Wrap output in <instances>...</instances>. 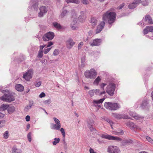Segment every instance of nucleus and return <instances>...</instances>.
<instances>
[{
	"instance_id": "nucleus-1",
	"label": "nucleus",
	"mask_w": 153,
	"mask_h": 153,
	"mask_svg": "<svg viewBox=\"0 0 153 153\" xmlns=\"http://www.w3.org/2000/svg\"><path fill=\"white\" fill-rule=\"evenodd\" d=\"M116 13L114 12L107 11L103 15L102 19L104 21H108V23L111 24L115 20Z\"/></svg>"
},
{
	"instance_id": "nucleus-2",
	"label": "nucleus",
	"mask_w": 153,
	"mask_h": 153,
	"mask_svg": "<svg viewBox=\"0 0 153 153\" xmlns=\"http://www.w3.org/2000/svg\"><path fill=\"white\" fill-rule=\"evenodd\" d=\"M4 94L0 98V99L5 102H10L13 101L15 98L13 95L8 91H4Z\"/></svg>"
},
{
	"instance_id": "nucleus-3",
	"label": "nucleus",
	"mask_w": 153,
	"mask_h": 153,
	"mask_svg": "<svg viewBox=\"0 0 153 153\" xmlns=\"http://www.w3.org/2000/svg\"><path fill=\"white\" fill-rule=\"evenodd\" d=\"M104 107L109 110H116L120 108V105L117 103L112 102H105L104 105Z\"/></svg>"
},
{
	"instance_id": "nucleus-4",
	"label": "nucleus",
	"mask_w": 153,
	"mask_h": 153,
	"mask_svg": "<svg viewBox=\"0 0 153 153\" xmlns=\"http://www.w3.org/2000/svg\"><path fill=\"white\" fill-rule=\"evenodd\" d=\"M84 75L87 78L94 79L97 75V72L94 68H92L89 70L85 71Z\"/></svg>"
},
{
	"instance_id": "nucleus-5",
	"label": "nucleus",
	"mask_w": 153,
	"mask_h": 153,
	"mask_svg": "<svg viewBox=\"0 0 153 153\" xmlns=\"http://www.w3.org/2000/svg\"><path fill=\"white\" fill-rule=\"evenodd\" d=\"M116 88V85L113 83L108 84L105 89V93H107L109 95L112 96L114 95Z\"/></svg>"
},
{
	"instance_id": "nucleus-6",
	"label": "nucleus",
	"mask_w": 153,
	"mask_h": 153,
	"mask_svg": "<svg viewBox=\"0 0 153 153\" xmlns=\"http://www.w3.org/2000/svg\"><path fill=\"white\" fill-rule=\"evenodd\" d=\"M148 24H153V21L151 16L148 15H146L143 18L141 22L139 23L138 24L140 25L143 26Z\"/></svg>"
},
{
	"instance_id": "nucleus-7",
	"label": "nucleus",
	"mask_w": 153,
	"mask_h": 153,
	"mask_svg": "<svg viewBox=\"0 0 153 153\" xmlns=\"http://www.w3.org/2000/svg\"><path fill=\"white\" fill-rule=\"evenodd\" d=\"M39 1V0H31L29 3L28 10H30L33 8L35 10H37L38 8Z\"/></svg>"
},
{
	"instance_id": "nucleus-8",
	"label": "nucleus",
	"mask_w": 153,
	"mask_h": 153,
	"mask_svg": "<svg viewBox=\"0 0 153 153\" xmlns=\"http://www.w3.org/2000/svg\"><path fill=\"white\" fill-rule=\"evenodd\" d=\"M39 12L38 14V16L39 17H42L48 11V8L46 6H41L39 8Z\"/></svg>"
},
{
	"instance_id": "nucleus-9",
	"label": "nucleus",
	"mask_w": 153,
	"mask_h": 153,
	"mask_svg": "<svg viewBox=\"0 0 153 153\" xmlns=\"http://www.w3.org/2000/svg\"><path fill=\"white\" fill-rule=\"evenodd\" d=\"M54 36V33L52 32H49L45 33L43 36L44 41H46L52 40Z\"/></svg>"
},
{
	"instance_id": "nucleus-10",
	"label": "nucleus",
	"mask_w": 153,
	"mask_h": 153,
	"mask_svg": "<svg viewBox=\"0 0 153 153\" xmlns=\"http://www.w3.org/2000/svg\"><path fill=\"white\" fill-rule=\"evenodd\" d=\"M102 138H105L109 140H113L116 141L121 140V138L117 136H114L108 134H102L101 136Z\"/></svg>"
},
{
	"instance_id": "nucleus-11",
	"label": "nucleus",
	"mask_w": 153,
	"mask_h": 153,
	"mask_svg": "<svg viewBox=\"0 0 153 153\" xmlns=\"http://www.w3.org/2000/svg\"><path fill=\"white\" fill-rule=\"evenodd\" d=\"M108 152L111 153H119L120 150L117 146H110L108 148Z\"/></svg>"
},
{
	"instance_id": "nucleus-12",
	"label": "nucleus",
	"mask_w": 153,
	"mask_h": 153,
	"mask_svg": "<svg viewBox=\"0 0 153 153\" xmlns=\"http://www.w3.org/2000/svg\"><path fill=\"white\" fill-rule=\"evenodd\" d=\"M53 119L56 124H53V126L51 128L56 130H59L61 128V123L59 120L55 117H54Z\"/></svg>"
},
{
	"instance_id": "nucleus-13",
	"label": "nucleus",
	"mask_w": 153,
	"mask_h": 153,
	"mask_svg": "<svg viewBox=\"0 0 153 153\" xmlns=\"http://www.w3.org/2000/svg\"><path fill=\"white\" fill-rule=\"evenodd\" d=\"M112 115L114 117L118 119H120L122 118L127 119L130 118L128 117L127 115L124 114H121L117 113H113Z\"/></svg>"
},
{
	"instance_id": "nucleus-14",
	"label": "nucleus",
	"mask_w": 153,
	"mask_h": 153,
	"mask_svg": "<svg viewBox=\"0 0 153 153\" xmlns=\"http://www.w3.org/2000/svg\"><path fill=\"white\" fill-rule=\"evenodd\" d=\"M75 43L73 39L69 38L66 41V46L67 48L70 49L75 45Z\"/></svg>"
},
{
	"instance_id": "nucleus-15",
	"label": "nucleus",
	"mask_w": 153,
	"mask_h": 153,
	"mask_svg": "<svg viewBox=\"0 0 153 153\" xmlns=\"http://www.w3.org/2000/svg\"><path fill=\"white\" fill-rule=\"evenodd\" d=\"M142 1L141 0H135L132 3H130L128 5V7L130 9H134L137 6V4L141 3Z\"/></svg>"
},
{
	"instance_id": "nucleus-16",
	"label": "nucleus",
	"mask_w": 153,
	"mask_h": 153,
	"mask_svg": "<svg viewBox=\"0 0 153 153\" xmlns=\"http://www.w3.org/2000/svg\"><path fill=\"white\" fill-rule=\"evenodd\" d=\"M32 71L29 70L24 74L23 76V78L26 81H29L32 77Z\"/></svg>"
},
{
	"instance_id": "nucleus-17",
	"label": "nucleus",
	"mask_w": 153,
	"mask_h": 153,
	"mask_svg": "<svg viewBox=\"0 0 153 153\" xmlns=\"http://www.w3.org/2000/svg\"><path fill=\"white\" fill-rule=\"evenodd\" d=\"M102 40L100 39H96L93 40L92 42H90V45L92 46H98L100 45L101 43Z\"/></svg>"
},
{
	"instance_id": "nucleus-18",
	"label": "nucleus",
	"mask_w": 153,
	"mask_h": 153,
	"mask_svg": "<svg viewBox=\"0 0 153 153\" xmlns=\"http://www.w3.org/2000/svg\"><path fill=\"white\" fill-rule=\"evenodd\" d=\"M129 114L131 116H132L136 119H142L143 118V116H140L133 111H129Z\"/></svg>"
},
{
	"instance_id": "nucleus-19",
	"label": "nucleus",
	"mask_w": 153,
	"mask_h": 153,
	"mask_svg": "<svg viewBox=\"0 0 153 153\" xmlns=\"http://www.w3.org/2000/svg\"><path fill=\"white\" fill-rule=\"evenodd\" d=\"M153 30V27L150 26H147L146 28L143 30V33L144 34H146L149 32H152Z\"/></svg>"
},
{
	"instance_id": "nucleus-20",
	"label": "nucleus",
	"mask_w": 153,
	"mask_h": 153,
	"mask_svg": "<svg viewBox=\"0 0 153 153\" xmlns=\"http://www.w3.org/2000/svg\"><path fill=\"white\" fill-rule=\"evenodd\" d=\"M105 25V22L104 21L101 22L100 24L97 27L96 30V33H99L102 30Z\"/></svg>"
},
{
	"instance_id": "nucleus-21",
	"label": "nucleus",
	"mask_w": 153,
	"mask_h": 153,
	"mask_svg": "<svg viewBox=\"0 0 153 153\" xmlns=\"http://www.w3.org/2000/svg\"><path fill=\"white\" fill-rule=\"evenodd\" d=\"M127 126L129 127L130 128L134 130L135 128L137 129H140V128L134 124L132 122H129L127 123Z\"/></svg>"
},
{
	"instance_id": "nucleus-22",
	"label": "nucleus",
	"mask_w": 153,
	"mask_h": 153,
	"mask_svg": "<svg viewBox=\"0 0 153 153\" xmlns=\"http://www.w3.org/2000/svg\"><path fill=\"white\" fill-rule=\"evenodd\" d=\"M86 18V16L84 11H81L80 12V15L78 17L79 21L81 22H84Z\"/></svg>"
},
{
	"instance_id": "nucleus-23",
	"label": "nucleus",
	"mask_w": 153,
	"mask_h": 153,
	"mask_svg": "<svg viewBox=\"0 0 153 153\" xmlns=\"http://www.w3.org/2000/svg\"><path fill=\"white\" fill-rule=\"evenodd\" d=\"M88 123V126L91 131H92L94 129L93 128V126L94 124V121L92 119H89L87 120Z\"/></svg>"
},
{
	"instance_id": "nucleus-24",
	"label": "nucleus",
	"mask_w": 153,
	"mask_h": 153,
	"mask_svg": "<svg viewBox=\"0 0 153 153\" xmlns=\"http://www.w3.org/2000/svg\"><path fill=\"white\" fill-rule=\"evenodd\" d=\"M68 12V11L63 8L62 11L60 12L59 18L61 19H63L66 16Z\"/></svg>"
},
{
	"instance_id": "nucleus-25",
	"label": "nucleus",
	"mask_w": 153,
	"mask_h": 153,
	"mask_svg": "<svg viewBox=\"0 0 153 153\" xmlns=\"http://www.w3.org/2000/svg\"><path fill=\"white\" fill-rule=\"evenodd\" d=\"M71 27L73 30H76L78 28L76 19H75L72 22L71 24Z\"/></svg>"
},
{
	"instance_id": "nucleus-26",
	"label": "nucleus",
	"mask_w": 153,
	"mask_h": 153,
	"mask_svg": "<svg viewBox=\"0 0 153 153\" xmlns=\"http://www.w3.org/2000/svg\"><path fill=\"white\" fill-rule=\"evenodd\" d=\"M15 88L18 91H22L24 90V87L21 84H18L15 85Z\"/></svg>"
},
{
	"instance_id": "nucleus-27",
	"label": "nucleus",
	"mask_w": 153,
	"mask_h": 153,
	"mask_svg": "<svg viewBox=\"0 0 153 153\" xmlns=\"http://www.w3.org/2000/svg\"><path fill=\"white\" fill-rule=\"evenodd\" d=\"M121 141H122L121 142L122 145L123 146L131 143L132 142V141L130 139H125Z\"/></svg>"
},
{
	"instance_id": "nucleus-28",
	"label": "nucleus",
	"mask_w": 153,
	"mask_h": 153,
	"mask_svg": "<svg viewBox=\"0 0 153 153\" xmlns=\"http://www.w3.org/2000/svg\"><path fill=\"white\" fill-rule=\"evenodd\" d=\"M148 103L147 100H145L142 102V103L140 105V107L142 109H144L146 108L148 106Z\"/></svg>"
},
{
	"instance_id": "nucleus-29",
	"label": "nucleus",
	"mask_w": 153,
	"mask_h": 153,
	"mask_svg": "<svg viewBox=\"0 0 153 153\" xmlns=\"http://www.w3.org/2000/svg\"><path fill=\"white\" fill-rule=\"evenodd\" d=\"M12 153H21L22 151L20 149L17 148L16 146H14L12 149Z\"/></svg>"
},
{
	"instance_id": "nucleus-30",
	"label": "nucleus",
	"mask_w": 153,
	"mask_h": 153,
	"mask_svg": "<svg viewBox=\"0 0 153 153\" xmlns=\"http://www.w3.org/2000/svg\"><path fill=\"white\" fill-rule=\"evenodd\" d=\"M15 111V107L12 105H9L7 109L8 113L9 114H11L13 113Z\"/></svg>"
},
{
	"instance_id": "nucleus-31",
	"label": "nucleus",
	"mask_w": 153,
	"mask_h": 153,
	"mask_svg": "<svg viewBox=\"0 0 153 153\" xmlns=\"http://www.w3.org/2000/svg\"><path fill=\"white\" fill-rule=\"evenodd\" d=\"M94 91L95 94L97 95L102 96L105 94V90L102 92H101L99 89L94 90Z\"/></svg>"
},
{
	"instance_id": "nucleus-32",
	"label": "nucleus",
	"mask_w": 153,
	"mask_h": 153,
	"mask_svg": "<svg viewBox=\"0 0 153 153\" xmlns=\"http://www.w3.org/2000/svg\"><path fill=\"white\" fill-rule=\"evenodd\" d=\"M65 1L68 4L69 3H73L76 4H79L80 3L79 0H65Z\"/></svg>"
},
{
	"instance_id": "nucleus-33",
	"label": "nucleus",
	"mask_w": 153,
	"mask_h": 153,
	"mask_svg": "<svg viewBox=\"0 0 153 153\" xmlns=\"http://www.w3.org/2000/svg\"><path fill=\"white\" fill-rule=\"evenodd\" d=\"M101 79L100 76L97 77L95 79L93 82L94 85L97 86L99 84V82L101 81Z\"/></svg>"
},
{
	"instance_id": "nucleus-34",
	"label": "nucleus",
	"mask_w": 153,
	"mask_h": 153,
	"mask_svg": "<svg viewBox=\"0 0 153 153\" xmlns=\"http://www.w3.org/2000/svg\"><path fill=\"white\" fill-rule=\"evenodd\" d=\"M105 100V98H103L99 100H94L93 101V104H99L102 103Z\"/></svg>"
},
{
	"instance_id": "nucleus-35",
	"label": "nucleus",
	"mask_w": 153,
	"mask_h": 153,
	"mask_svg": "<svg viewBox=\"0 0 153 153\" xmlns=\"http://www.w3.org/2000/svg\"><path fill=\"white\" fill-rule=\"evenodd\" d=\"M53 25L55 28L59 30L62 28V26L60 25L57 22H54L53 23Z\"/></svg>"
},
{
	"instance_id": "nucleus-36",
	"label": "nucleus",
	"mask_w": 153,
	"mask_h": 153,
	"mask_svg": "<svg viewBox=\"0 0 153 153\" xmlns=\"http://www.w3.org/2000/svg\"><path fill=\"white\" fill-rule=\"evenodd\" d=\"M97 22V20L95 18H92L90 22L93 26H95Z\"/></svg>"
},
{
	"instance_id": "nucleus-37",
	"label": "nucleus",
	"mask_w": 153,
	"mask_h": 153,
	"mask_svg": "<svg viewBox=\"0 0 153 153\" xmlns=\"http://www.w3.org/2000/svg\"><path fill=\"white\" fill-rule=\"evenodd\" d=\"M9 105L7 104H2L0 107V109L3 111H4L7 109L9 107Z\"/></svg>"
},
{
	"instance_id": "nucleus-38",
	"label": "nucleus",
	"mask_w": 153,
	"mask_h": 153,
	"mask_svg": "<svg viewBox=\"0 0 153 153\" xmlns=\"http://www.w3.org/2000/svg\"><path fill=\"white\" fill-rule=\"evenodd\" d=\"M33 101H29V105L25 107V108L27 109H30L31 108L32 106L33 105Z\"/></svg>"
},
{
	"instance_id": "nucleus-39",
	"label": "nucleus",
	"mask_w": 153,
	"mask_h": 153,
	"mask_svg": "<svg viewBox=\"0 0 153 153\" xmlns=\"http://www.w3.org/2000/svg\"><path fill=\"white\" fill-rule=\"evenodd\" d=\"M60 141V139L59 138H55L54 139V141L52 143L54 145H56L57 143H59Z\"/></svg>"
},
{
	"instance_id": "nucleus-40",
	"label": "nucleus",
	"mask_w": 153,
	"mask_h": 153,
	"mask_svg": "<svg viewBox=\"0 0 153 153\" xmlns=\"http://www.w3.org/2000/svg\"><path fill=\"white\" fill-rule=\"evenodd\" d=\"M124 132L123 130H121L120 131H116L115 132L114 134L117 135H123Z\"/></svg>"
},
{
	"instance_id": "nucleus-41",
	"label": "nucleus",
	"mask_w": 153,
	"mask_h": 153,
	"mask_svg": "<svg viewBox=\"0 0 153 153\" xmlns=\"http://www.w3.org/2000/svg\"><path fill=\"white\" fill-rule=\"evenodd\" d=\"M105 120L108 122L110 124L111 127H112V125L113 124V123L111 120L108 118H105ZM111 127L112 128V127Z\"/></svg>"
},
{
	"instance_id": "nucleus-42",
	"label": "nucleus",
	"mask_w": 153,
	"mask_h": 153,
	"mask_svg": "<svg viewBox=\"0 0 153 153\" xmlns=\"http://www.w3.org/2000/svg\"><path fill=\"white\" fill-rule=\"evenodd\" d=\"M43 51H39L38 55V57L39 58H41L43 56Z\"/></svg>"
},
{
	"instance_id": "nucleus-43",
	"label": "nucleus",
	"mask_w": 153,
	"mask_h": 153,
	"mask_svg": "<svg viewBox=\"0 0 153 153\" xmlns=\"http://www.w3.org/2000/svg\"><path fill=\"white\" fill-rule=\"evenodd\" d=\"M94 89L90 90L88 91V94L91 97H92L94 96Z\"/></svg>"
},
{
	"instance_id": "nucleus-44",
	"label": "nucleus",
	"mask_w": 153,
	"mask_h": 153,
	"mask_svg": "<svg viewBox=\"0 0 153 153\" xmlns=\"http://www.w3.org/2000/svg\"><path fill=\"white\" fill-rule=\"evenodd\" d=\"M84 45L83 42H81L79 43L78 45L77 48L78 50H79L81 49V48Z\"/></svg>"
},
{
	"instance_id": "nucleus-45",
	"label": "nucleus",
	"mask_w": 153,
	"mask_h": 153,
	"mask_svg": "<svg viewBox=\"0 0 153 153\" xmlns=\"http://www.w3.org/2000/svg\"><path fill=\"white\" fill-rule=\"evenodd\" d=\"M51 102V100L49 99L43 101V103L46 105L49 104Z\"/></svg>"
},
{
	"instance_id": "nucleus-46",
	"label": "nucleus",
	"mask_w": 153,
	"mask_h": 153,
	"mask_svg": "<svg viewBox=\"0 0 153 153\" xmlns=\"http://www.w3.org/2000/svg\"><path fill=\"white\" fill-rule=\"evenodd\" d=\"M81 1L82 3L84 5H88L89 4V2L88 0H81Z\"/></svg>"
},
{
	"instance_id": "nucleus-47",
	"label": "nucleus",
	"mask_w": 153,
	"mask_h": 153,
	"mask_svg": "<svg viewBox=\"0 0 153 153\" xmlns=\"http://www.w3.org/2000/svg\"><path fill=\"white\" fill-rule=\"evenodd\" d=\"M51 48H48L47 49H45L43 51L44 53L45 54L47 53L51 50Z\"/></svg>"
},
{
	"instance_id": "nucleus-48",
	"label": "nucleus",
	"mask_w": 153,
	"mask_h": 153,
	"mask_svg": "<svg viewBox=\"0 0 153 153\" xmlns=\"http://www.w3.org/2000/svg\"><path fill=\"white\" fill-rule=\"evenodd\" d=\"M8 131H6L4 133V137L5 139H7L8 137Z\"/></svg>"
},
{
	"instance_id": "nucleus-49",
	"label": "nucleus",
	"mask_w": 153,
	"mask_h": 153,
	"mask_svg": "<svg viewBox=\"0 0 153 153\" xmlns=\"http://www.w3.org/2000/svg\"><path fill=\"white\" fill-rule=\"evenodd\" d=\"M59 51L58 49H56L54 50L53 52V55L54 56H57L59 54Z\"/></svg>"
},
{
	"instance_id": "nucleus-50",
	"label": "nucleus",
	"mask_w": 153,
	"mask_h": 153,
	"mask_svg": "<svg viewBox=\"0 0 153 153\" xmlns=\"http://www.w3.org/2000/svg\"><path fill=\"white\" fill-rule=\"evenodd\" d=\"M60 131L62 134L63 137L65 138V133L64 129L62 128H61L60 129Z\"/></svg>"
},
{
	"instance_id": "nucleus-51",
	"label": "nucleus",
	"mask_w": 153,
	"mask_h": 153,
	"mask_svg": "<svg viewBox=\"0 0 153 153\" xmlns=\"http://www.w3.org/2000/svg\"><path fill=\"white\" fill-rule=\"evenodd\" d=\"M27 138L29 142H30L31 141V133H29L27 135Z\"/></svg>"
},
{
	"instance_id": "nucleus-52",
	"label": "nucleus",
	"mask_w": 153,
	"mask_h": 153,
	"mask_svg": "<svg viewBox=\"0 0 153 153\" xmlns=\"http://www.w3.org/2000/svg\"><path fill=\"white\" fill-rule=\"evenodd\" d=\"M146 138L148 141L151 143H153V140L149 136H146Z\"/></svg>"
},
{
	"instance_id": "nucleus-53",
	"label": "nucleus",
	"mask_w": 153,
	"mask_h": 153,
	"mask_svg": "<svg viewBox=\"0 0 153 153\" xmlns=\"http://www.w3.org/2000/svg\"><path fill=\"white\" fill-rule=\"evenodd\" d=\"M107 85L106 83H102L100 84V86L101 88L102 89L103 91L104 90V87Z\"/></svg>"
},
{
	"instance_id": "nucleus-54",
	"label": "nucleus",
	"mask_w": 153,
	"mask_h": 153,
	"mask_svg": "<svg viewBox=\"0 0 153 153\" xmlns=\"http://www.w3.org/2000/svg\"><path fill=\"white\" fill-rule=\"evenodd\" d=\"M41 84V82L39 81L35 84V86L37 87H39Z\"/></svg>"
},
{
	"instance_id": "nucleus-55",
	"label": "nucleus",
	"mask_w": 153,
	"mask_h": 153,
	"mask_svg": "<svg viewBox=\"0 0 153 153\" xmlns=\"http://www.w3.org/2000/svg\"><path fill=\"white\" fill-rule=\"evenodd\" d=\"M125 5V4L124 3H123L117 7V9L119 10H121L124 6Z\"/></svg>"
},
{
	"instance_id": "nucleus-56",
	"label": "nucleus",
	"mask_w": 153,
	"mask_h": 153,
	"mask_svg": "<svg viewBox=\"0 0 153 153\" xmlns=\"http://www.w3.org/2000/svg\"><path fill=\"white\" fill-rule=\"evenodd\" d=\"M45 96V94L44 92L41 93L39 95V97L41 98H42Z\"/></svg>"
},
{
	"instance_id": "nucleus-57",
	"label": "nucleus",
	"mask_w": 153,
	"mask_h": 153,
	"mask_svg": "<svg viewBox=\"0 0 153 153\" xmlns=\"http://www.w3.org/2000/svg\"><path fill=\"white\" fill-rule=\"evenodd\" d=\"M53 44V43L52 42H48V45H47V47H49Z\"/></svg>"
},
{
	"instance_id": "nucleus-58",
	"label": "nucleus",
	"mask_w": 153,
	"mask_h": 153,
	"mask_svg": "<svg viewBox=\"0 0 153 153\" xmlns=\"http://www.w3.org/2000/svg\"><path fill=\"white\" fill-rule=\"evenodd\" d=\"M141 3H142V4L143 6H146L148 5V3L147 1H145L143 2L142 1V2Z\"/></svg>"
},
{
	"instance_id": "nucleus-59",
	"label": "nucleus",
	"mask_w": 153,
	"mask_h": 153,
	"mask_svg": "<svg viewBox=\"0 0 153 153\" xmlns=\"http://www.w3.org/2000/svg\"><path fill=\"white\" fill-rule=\"evenodd\" d=\"M63 143L64 145V146L65 148L66 149L67 148V143H66L65 141V139H64L63 140Z\"/></svg>"
},
{
	"instance_id": "nucleus-60",
	"label": "nucleus",
	"mask_w": 153,
	"mask_h": 153,
	"mask_svg": "<svg viewBox=\"0 0 153 153\" xmlns=\"http://www.w3.org/2000/svg\"><path fill=\"white\" fill-rule=\"evenodd\" d=\"M30 117L29 115H27L25 117V119L27 121H29L30 120Z\"/></svg>"
},
{
	"instance_id": "nucleus-61",
	"label": "nucleus",
	"mask_w": 153,
	"mask_h": 153,
	"mask_svg": "<svg viewBox=\"0 0 153 153\" xmlns=\"http://www.w3.org/2000/svg\"><path fill=\"white\" fill-rule=\"evenodd\" d=\"M89 152L90 153H96V152H94L93 149L91 148L90 149Z\"/></svg>"
},
{
	"instance_id": "nucleus-62",
	"label": "nucleus",
	"mask_w": 153,
	"mask_h": 153,
	"mask_svg": "<svg viewBox=\"0 0 153 153\" xmlns=\"http://www.w3.org/2000/svg\"><path fill=\"white\" fill-rule=\"evenodd\" d=\"M85 58L84 57H82L81 58V63L85 62Z\"/></svg>"
},
{
	"instance_id": "nucleus-63",
	"label": "nucleus",
	"mask_w": 153,
	"mask_h": 153,
	"mask_svg": "<svg viewBox=\"0 0 153 153\" xmlns=\"http://www.w3.org/2000/svg\"><path fill=\"white\" fill-rule=\"evenodd\" d=\"M4 116V114L0 112V118H2Z\"/></svg>"
},
{
	"instance_id": "nucleus-64",
	"label": "nucleus",
	"mask_w": 153,
	"mask_h": 153,
	"mask_svg": "<svg viewBox=\"0 0 153 153\" xmlns=\"http://www.w3.org/2000/svg\"><path fill=\"white\" fill-rule=\"evenodd\" d=\"M93 33V32L92 30H90L88 32V35L90 36H92Z\"/></svg>"
}]
</instances>
